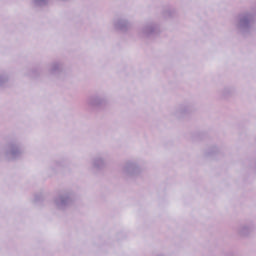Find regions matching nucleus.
Returning a JSON list of instances; mask_svg holds the SVG:
<instances>
[{
    "mask_svg": "<svg viewBox=\"0 0 256 256\" xmlns=\"http://www.w3.org/2000/svg\"><path fill=\"white\" fill-rule=\"evenodd\" d=\"M256 26V12L244 10L238 13L234 19V31L239 37H251Z\"/></svg>",
    "mask_w": 256,
    "mask_h": 256,
    "instance_id": "nucleus-1",
    "label": "nucleus"
},
{
    "mask_svg": "<svg viewBox=\"0 0 256 256\" xmlns=\"http://www.w3.org/2000/svg\"><path fill=\"white\" fill-rule=\"evenodd\" d=\"M25 155V147L21 141L14 139L9 141L4 148V157L6 161H19Z\"/></svg>",
    "mask_w": 256,
    "mask_h": 256,
    "instance_id": "nucleus-2",
    "label": "nucleus"
},
{
    "mask_svg": "<svg viewBox=\"0 0 256 256\" xmlns=\"http://www.w3.org/2000/svg\"><path fill=\"white\" fill-rule=\"evenodd\" d=\"M161 24L155 20L145 22L139 29V37L145 41H155L161 35Z\"/></svg>",
    "mask_w": 256,
    "mask_h": 256,
    "instance_id": "nucleus-3",
    "label": "nucleus"
},
{
    "mask_svg": "<svg viewBox=\"0 0 256 256\" xmlns=\"http://www.w3.org/2000/svg\"><path fill=\"white\" fill-rule=\"evenodd\" d=\"M53 201L58 211H67L75 203V192L71 189L62 190L54 197Z\"/></svg>",
    "mask_w": 256,
    "mask_h": 256,
    "instance_id": "nucleus-4",
    "label": "nucleus"
},
{
    "mask_svg": "<svg viewBox=\"0 0 256 256\" xmlns=\"http://www.w3.org/2000/svg\"><path fill=\"white\" fill-rule=\"evenodd\" d=\"M121 173L125 179H137L141 177V173H143V169L141 165H139V161L137 160H126L122 167Z\"/></svg>",
    "mask_w": 256,
    "mask_h": 256,
    "instance_id": "nucleus-5",
    "label": "nucleus"
},
{
    "mask_svg": "<svg viewBox=\"0 0 256 256\" xmlns=\"http://www.w3.org/2000/svg\"><path fill=\"white\" fill-rule=\"evenodd\" d=\"M195 111V104L192 102H183L181 104H178L173 112V117H176V119H183V117H187V115H191Z\"/></svg>",
    "mask_w": 256,
    "mask_h": 256,
    "instance_id": "nucleus-6",
    "label": "nucleus"
},
{
    "mask_svg": "<svg viewBox=\"0 0 256 256\" xmlns=\"http://www.w3.org/2000/svg\"><path fill=\"white\" fill-rule=\"evenodd\" d=\"M86 105L90 109H103L107 105V97L99 93L91 94L86 99Z\"/></svg>",
    "mask_w": 256,
    "mask_h": 256,
    "instance_id": "nucleus-7",
    "label": "nucleus"
},
{
    "mask_svg": "<svg viewBox=\"0 0 256 256\" xmlns=\"http://www.w3.org/2000/svg\"><path fill=\"white\" fill-rule=\"evenodd\" d=\"M48 73L53 75V77L61 79L65 75V64L61 60L52 61L48 65Z\"/></svg>",
    "mask_w": 256,
    "mask_h": 256,
    "instance_id": "nucleus-8",
    "label": "nucleus"
},
{
    "mask_svg": "<svg viewBox=\"0 0 256 256\" xmlns=\"http://www.w3.org/2000/svg\"><path fill=\"white\" fill-rule=\"evenodd\" d=\"M255 229L256 226L253 221L243 222L236 227V233L240 237H249V235H251L255 231Z\"/></svg>",
    "mask_w": 256,
    "mask_h": 256,
    "instance_id": "nucleus-9",
    "label": "nucleus"
},
{
    "mask_svg": "<svg viewBox=\"0 0 256 256\" xmlns=\"http://www.w3.org/2000/svg\"><path fill=\"white\" fill-rule=\"evenodd\" d=\"M91 167L98 173L107 167V160H105V153H98L91 160Z\"/></svg>",
    "mask_w": 256,
    "mask_h": 256,
    "instance_id": "nucleus-10",
    "label": "nucleus"
},
{
    "mask_svg": "<svg viewBox=\"0 0 256 256\" xmlns=\"http://www.w3.org/2000/svg\"><path fill=\"white\" fill-rule=\"evenodd\" d=\"M113 27L116 31L120 33H127L131 29V22L123 17H118L113 20Z\"/></svg>",
    "mask_w": 256,
    "mask_h": 256,
    "instance_id": "nucleus-11",
    "label": "nucleus"
},
{
    "mask_svg": "<svg viewBox=\"0 0 256 256\" xmlns=\"http://www.w3.org/2000/svg\"><path fill=\"white\" fill-rule=\"evenodd\" d=\"M236 92L235 86H225L218 90V94L222 99H229V97H233Z\"/></svg>",
    "mask_w": 256,
    "mask_h": 256,
    "instance_id": "nucleus-12",
    "label": "nucleus"
},
{
    "mask_svg": "<svg viewBox=\"0 0 256 256\" xmlns=\"http://www.w3.org/2000/svg\"><path fill=\"white\" fill-rule=\"evenodd\" d=\"M63 167H65L64 160H54L50 163L48 171L50 175H56V173H59Z\"/></svg>",
    "mask_w": 256,
    "mask_h": 256,
    "instance_id": "nucleus-13",
    "label": "nucleus"
},
{
    "mask_svg": "<svg viewBox=\"0 0 256 256\" xmlns=\"http://www.w3.org/2000/svg\"><path fill=\"white\" fill-rule=\"evenodd\" d=\"M164 19H176L178 17L177 9L173 6H165L162 10Z\"/></svg>",
    "mask_w": 256,
    "mask_h": 256,
    "instance_id": "nucleus-14",
    "label": "nucleus"
},
{
    "mask_svg": "<svg viewBox=\"0 0 256 256\" xmlns=\"http://www.w3.org/2000/svg\"><path fill=\"white\" fill-rule=\"evenodd\" d=\"M9 73L6 71L0 72V89H6V87H9Z\"/></svg>",
    "mask_w": 256,
    "mask_h": 256,
    "instance_id": "nucleus-15",
    "label": "nucleus"
},
{
    "mask_svg": "<svg viewBox=\"0 0 256 256\" xmlns=\"http://www.w3.org/2000/svg\"><path fill=\"white\" fill-rule=\"evenodd\" d=\"M217 155H221V150H219L217 146H211L204 152L205 157L215 158Z\"/></svg>",
    "mask_w": 256,
    "mask_h": 256,
    "instance_id": "nucleus-16",
    "label": "nucleus"
},
{
    "mask_svg": "<svg viewBox=\"0 0 256 256\" xmlns=\"http://www.w3.org/2000/svg\"><path fill=\"white\" fill-rule=\"evenodd\" d=\"M49 1L50 0H31V3L33 7L42 8L47 7V5H49Z\"/></svg>",
    "mask_w": 256,
    "mask_h": 256,
    "instance_id": "nucleus-17",
    "label": "nucleus"
},
{
    "mask_svg": "<svg viewBox=\"0 0 256 256\" xmlns=\"http://www.w3.org/2000/svg\"><path fill=\"white\" fill-rule=\"evenodd\" d=\"M27 77H31L32 79H37L39 75H41V68H33L31 71L26 73Z\"/></svg>",
    "mask_w": 256,
    "mask_h": 256,
    "instance_id": "nucleus-18",
    "label": "nucleus"
},
{
    "mask_svg": "<svg viewBox=\"0 0 256 256\" xmlns=\"http://www.w3.org/2000/svg\"><path fill=\"white\" fill-rule=\"evenodd\" d=\"M45 200V196L43 195V192H38L34 194L33 203L35 205H41V202Z\"/></svg>",
    "mask_w": 256,
    "mask_h": 256,
    "instance_id": "nucleus-19",
    "label": "nucleus"
},
{
    "mask_svg": "<svg viewBox=\"0 0 256 256\" xmlns=\"http://www.w3.org/2000/svg\"><path fill=\"white\" fill-rule=\"evenodd\" d=\"M227 256H234V255L230 253V254H228Z\"/></svg>",
    "mask_w": 256,
    "mask_h": 256,
    "instance_id": "nucleus-20",
    "label": "nucleus"
},
{
    "mask_svg": "<svg viewBox=\"0 0 256 256\" xmlns=\"http://www.w3.org/2000/svg\"><path fill=\"white\" fill-rule=\"evenodd\" d=\"M0 157H1V151H0Z\"/></svg>",
    "mask_w": 256,
    "mask_h": 256,
    "instance_id": "nucleus-21",
    "label": "nucleus"
}]
</instances>
